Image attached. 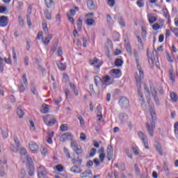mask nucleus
Instances as JSON below:
<instances>
[{
    "label": "nucleus",
    "mask_w": 178,
    "mask_h": 178,
    "mask_svg": "<svg viewBox=\"0 0 178 178\" xmlns=\"http://www.w3.org/2000/svg\"><path fill=\"white\" fill-rule=\"evenodd\" d=\"M110 74L115 79H119L122 76V71L119 69H112L110 71Z\"/></svg>",
    "instance_id": "obj_12"
},
{
    "label": "nucleus",
    "mask_w": 178,
    "mask_h": 178,
    "mask_svg": "<svg viewBox=\"0 0 178 178\" xmlns=\"http://www.w3.org/2000/svg\"><path fill=\"white\" fill-rule=\"evenodd\" d=\"M113 158V152H107L108 161H111Z\"/></svg>",
    "instance_id": "obj_51"
},
{
    "label": "nucleus",
    "mask_w": 178,
    "mask_h": 178,
    "mask_svg": "<svg viewBox=\"0 0 178 178\" xmlns=\"http://www.w3.org/2000/svg\"><path fill=\"white\" fill-rule=\"evenodd\" d=\"M19 92H24L26 88H24V85H23V83H21V85L19 86Z\"/></svg>",
    "instance_id": "obj_60"
},
{
    "label": "nucleus",
    "mask_w": 178,
    "mask_h": 178,
    "mask_svg": "<svg viewBox=\"0 0 178 178\" xmlns=\"http://www.w3.org/2000/svg\"><path fill=\"white\" fill-rule=\"evenodd\" d=\"M92 172L91 170H86L84 172L81 174V177H91Z\"/></svg>",
    "instance_id": "obj_19"
},
{
    "label": "nucleus",
    "mask_w": 178,
    "mask_h": 178,
    "mask_svg": "<svg viewBox=\"0 0 178 178\" xmlns=\"http://www.w3.org/2000/svg\"><path fill=\"white\" fill-rule=\"evenodd\" d=\"M57 66L59 69V70H66V64H63L62 63H60V61H58L57 62Z\"/></svg>",
    "instance_id": "obj_23"
},
{
    "label": "nucleus",
    "mask_w": 178,
    "mask_h": 178,
    "mask_svg": "<svg viewBox=\"0 0 178 178\" xmlns=\"http://www.w3.org/2000/svg\"><path fill=\"white\" fill-rule=\"evenodd\" d=\"M0 27H6L9 24V17L6 16L0 17Z\"/></svg>",
    "instance_id": "obj_13"
},
{
    "label": "nucleus",
    "mask_w": 178,
    "mask_h": 178,
    "mask_svg": "<svg viewBox=\"0 0 178 178\" xmlns=\"http://www.w3.org/2000/svg\"><path fill=\"white\" fill-rule=\"evenodd\" d=\"M139 101L140 102V105L142 106H147V104L145 103V99H144V97H139Z\"/></svg>",
    "instance_id": "obj_50"
},
{
    "label": "nucleus",
    "mask_w": 178,
    "mask_h": 178,
    "mask_svg": "<svg viewBox=\"0 0 178 178\" xmlns=\"http://www.w3.org/2000/svg\"><path fill=\"white\" fill-rule=\"evenodd\" d=\"M66 140H73V135H72V133H65L60 137V141H61V143H65Z\"/></svg>",
    "instance_id": "obj_11"
},
{
    "label": "nucleus",
    "mask_w": 178,
    "mask_h": 178,
    "mask_svg": "<svg viewBox=\"0 0 178 178\" xmlns=\"http://www.w3.org/2000/svg\"><path fill=\"white\" fill-rule=\"evenodd\" d=\"M49 111V108H48V105L44 104L42 105V108L40 110V112L42 113H48Z\"/></svg>",
    "instance_id": "obj_26"
},
{
    "label": "nucleus",
    "mask_w": 178,
    "mask_h": 178,
    "mask_svg": "<svg viewBox=\"0 0 178 178\" xmlns=\"http://www.w3.org/2000/svg\"><path fill=\"white\" fill-rule=\"evenodd\" d=\"M63 151L66 158L67 159H70L72 158V156H70V152H69V149L67 147H64Z\"/></svg>",
    "instance_id": "obj_28"
},
{
    "label": "nucleus",
    "mask_w": 178,
    "mask_h": 178,
    "mask_svg": "<svg viewBox=\"0 0 178 178\" xmlns=\"http://www.w3.org/2000/svg\"><path fill=\"white\" fill-rule=\"evenodd\" d=\"M147 18L149 20V23L150 24H154L156 20H158V17H155L154 14L150 13L147 15Z\"/></svg>",
    "instance_id": "obj_15"
},
{
    "label": "nucleus",
    "mask_w": 178,
    "mask_h": 178,
    "mask_svg": "<svg viewBox=\"0 0 178 178\" xmlns=\"http://www.w3.org/2000/svg\"><path fill=\"white\" fill-rule=\"evenodd\" d=\"M17 115H18V117L22 119V118H23V116H24V112H23V110H22V108H17Z\"/></svg>",
    "instance_id": "obj_29"
},
{
    "label": "nucleus",
    "mask_w": 178,
    "mask_h": 178,
    "mask_svg": "<svg viewBox=\"0 0 178 178\" xmlns=\"http://www.w3.org/2000/svg\"><path fill=\"white\" fill-rule=\"evenodd\" d=\"M87 5H88V8L90 9V10H95V4L94 3V1L88 0L87 1Z\"/></svg>",
    "instance_id": "obj_16"
},
{
    "label": "nucleus",
    "mask_w": 178,
    "mask_h": 178,
    "mask_svg": "<svg viewBox=\"0 0 178 178\" xmlns=\"http://www.w3.org/2000/svg\"><path fill=\"white\" fill-rule=\"evenodd\" d=\"M52 37L51 34L49 35V36L44 39V44H45V45H48L51 42V40H52Z\"/></svg>",
    "instance_id": "obj_34"
},
{
    "label": "nucleus",
    "mask_w": 178,
    "mask_h": 178,
    "mask_svg": "<svg viewBox=\"0 0 178 178\" xmlns=\"http://www.w3.org/2000/svg\"><path fill=\"white\" fill-rule=\"evenodd\" d=\"M95 84L97 87H98V81H101V78H99V76H95Z\"/></svg>",
    "instance_id": "obj_59"
},
{
    "label": "nucleus",
    "mask_w": 178,
    "mask_h": 178,
    "mask_svg": "<svg viewBox=\"0 0 178 178\" xmlns=\"http://www.w3.org/2000/svg\"><path fill=\"white\" fill-rule=\"evenodd\" d=\"M10 149L13 152H17L19 147H17V146L15 147V145H10Z\"/></svg>",
    "instance_id": "obj_48"
},
{
    "label": "nucleus",
    "mask_w": 178,
    "mask_h": 178,
    "mask_svg": "<svg viewBox=\"0 0 178 178\" xmlns=\"http://www.w3.org/2000/svg\"><path fill=\"white\" fill-rule=\"evenodd\" d=\"M44 122L47 126H53L56 123V120L52 116H47L44 118Z\"/></svg>",
    "instance_id": "obj_10"
},
{
    "label": "nucleus",
    "mask_w": 178,
    "mask_h": 178,
    "mask_svg": "<svg viewBox=\"0 0 178 178\" xmlns=\"http://www.w3.org/2000/svg\"><path fill=\"white\" fill-rule=\"evenodd\" d=\"M26 177V170L21 169L19 174V178H25Z\"/></svg>",
    "instance_id": "obj_38"
},
{
    "label": "nucleus",
    "mask_w": 178,
    "mask_h": 178,
    "mask_svg": "<svg viewBox=\"0 0 178 178\" xmlns=\"http://www.w3.org/2000/svg\"><path fill=\"white\" fill-rule=\"evenodd\" d=\"M42 29L44 33H48V25L47 24V23L42 24Z\"/></svg>",
    "instance_id": "obj_63"
},
{
    "label": "nucleus",
    "mask_w": 178,
    "mask_h": 178,
    "mask_svg": "<svg viewBox=\"0 0 178 178\" xmlns=\"http://www.w3.org/2000/svg\"><path fill=\"white\" fill-rule=\"evenodd\" d=\"M0 176H1V177H5V176H6V172L5 168L3 167H1L0 168Z\"/></svg>",
    "instance_id": "obj_43"
},
{
    "label": "nucleus",
    "mask_w": 178,
    "mask_h": 178,
    "mask_svg": "<svg viewBox=\"0 0 178 178\" xmlns=\"http://www.w3.org/2000/svg\"><path fill=\"white\" fill-rule=\"evenodd\" d=\"M13 140L17 147H20V141H19V138H17V136H14Z\"/></svg>",
    "instance_id": "obj_44"
},
{
    "label": "nucleus",
    "mask_w": 178,
    "mask_h": 178,
    "mask_svg": "<svg viewBox=\"0 0 178 178\" xmlns=\"http://www.w3.org/2000/svg\"><path fill=\"white\" fill-rule=\"evenodd\" d=\"M125 48H126V50L128 52V54L129 55H132L133 51L131 50V46L130 45V43L129 42H127L125 43Z\"/></svg>",
    "instance_id": "obj_20"
},
{
    "label": "nucleus",
    "mask_w": 178,
    "mask_h": 178,
    "mask_svg": "<svg viewBox=\"0 0 178 178\" xmlns=\"http://www.w3.org/2000/svg\"><path fill=\"white\" fill-rule=\"evenodd\" d=\"M150 92L152 96L154 98V100L156 104L159 105V98L158 97V92L156 91L155 86H150Z\"/></svg>",
    "instance_id": "obj_6"
},
{
    "label": "nucleus",
    "mask_w": 178,
    "mask_h": 178,
    "mask_svg": "<svg viewBox=\"0 0 178 178\" xmlns=\"http://www.w3.org/2000/svg\"><path fill=\"white\" fill-rule=\"evenodd\" d=\"M60 130L61 131H67V130H68L67 124H61L60 127Z\"/></svg>",
    "instance_id": "obj_42"
},
{
    "label": "nucleus",
    "mask_w": 178,
    "mask_h": 178,
    "mask_svg": "<svg viewBox=\"0 0 178 178\" xmlns=\"http://www.w3.org/2000/svg\"><path fill=\"white\" fill-rule=\"evenodd\" d=\"M13 58L16 62L17 60V56L16 55V51L15 47H13Z\"/></svg>",
    "instance_id": "obj_52"
},
{
    "label": "nucleus",
    "mask_w": 178,
    "mask_h": 178,
    "mask_svg": "<svg viewBox=\"0 0 178 178\" xmlns=\"http://www.w3.org/2000/svg\"><path fill=\"white\" fill-rule=\"evenodd\" d=\"M170 98L173 102H177L178 101V96L177 94L175 92H172L170 93Z\"/></svg>",
    "instance_id": "obj_22"
},
{
    "label": "nucleus",
    "mask_w": 178,
    "mask_h": 178,
    "mask_svg": "<svg viewBox=\"0 0 178 178\" xmlns=\"http://www.w3.org/2000/svg\"><path fill=\"white\" fill-rule=\"evenodd\" d=\"M118 23H119V24H120V26L122 27H125V26H126V22H124V19L122 16L120 17V19L118 20Z\"/></svg>",
    "instance_id": "obj_33"
},
{
    "label": "nucleus",
    "mask_w": 178,
    "mask_h": 178,
    "mask_svg": "<svg viewBox=\"0 0 178 178\" xmlns=\"http://www.w3.org/2000/svg\"><path fill=\"white\" fill-rule=\"evenodd\" d=\"M44 16H45L47 20H51L52 19V17L51 15V13H49V10L44 11Z\"/></svg>",
    "instance_id": "obj_39"
},
{
    "label": "nucleus",
    "mask_w": 178,
    "mask_h": 178,
    "mask_svg": "<svg viewBox=\"0 0 178 178\" xmlns=\"http://www.w3.org/2000/svg\"><path fill=\"white\" fill-rule=\"evenodd\" d=\"M105 153H100L99 158L100 159V162H104V159H105Z\"/></svg>",
    "instance_id": "obj_56"
},
{
    "label": "nucleus",
    "mask_w": 178,
    "mask_h": 178,
    "mask_svg": "<svg viewBox=\"0 0 178 178\" xmlns=\"http://www.w3.org/2000/svg\"><path fill=\"white\" fill-rule=\"evenodd\" d=\"M170 30L172 31V33H174L175 37H178V28L171 27Z\"/></svg>",
    "instance_id": "obj_53"
},
{
    "label": "nucleus",
    "mask_w": 178,
    "mask_h": 178,
    "mask_svg": "<svg viewBox=\"0 0 178 178\" xmlns=\"http://www.w3.org/2000/svg\"><path fill=\"white\" fill-rule=\"evenodd\" d=\"M20 155H21V159L24 161H26V162H29V159H31V157L29 156V154L27 153V150L26 148H22L20 150Z\"/></svg>",
    "instance_id": "obj_9"
},
{
    "label": "nucleus",
    "mask_w": 178,
    "mask_h": 178,
    "mask_svg": "<svg viewBox=\"0 0 178 178\" xmlns=\"http://www.w3.org/2000/svg\"><path fill=\"white\" fill-rule=\"evenodd\" d=\"M0 133L2 134L3 138H8V137H9L8 132H4L3 130H2V128H1V127H0Z\"/></svg>",
    "instance_id": "obj_46"
},
{
    "label": "nucleus",
    "mask_w": 178,
    "mask_h": 178,
    "mask_svg": "<svg viewBox=\"0 0 178 178\" xmlns=\"http://www.w3.org/2000/svg\"><path fill=\"white\" fill-rule=\"evenodd\" d=\"M152 29L154 30V31H156L161 29V26H159V24H154L152 25Z\"/></svg>",
    "instance_id": "obj_54"
},
{
    "label": "nucleus",
    "mask_w": 178,
    "mask_h": 178,
    "mask_svg": "<svg viewBox=\"0 0 178 178\" xmlns=\"http://www.w3.org/2000/svg\"><path fill=\"white\" fill-rule=\"evenodd\" d=\"M83 27V20L81 18L77 19V29L79 31H81V29Z\"/></svg>",
    "instance_id": "obj_25"
},
{
    "label": "nucleus",
    "mask_w": 178,
    "mask_h": 178,
    "mask_svg": "<svg viewBox=\"0 0 178 178\" xmlns=\"http://www.w3.org/2000/svg\"><path fill=\"white\" fill-rule=\"evenodd\" d=\"M137 40L139 48L143 49L144 48V44H143V40H141V38H140V36H137Z\"/></svg>",
    "instance_id": "obj_35"
},
{
    "label": "nucleus",
    "mask_w": 178,
    "mask_h": 178,
    "mask_svg": "<svg viewBox=\"0 0 178 178\" xmlns=\"http://www.w3.org/2000/svg\"><path fill=\"white\" fill-rule=\"evenodd\" d=\"M173 72L174 71L172 67L169 69L170 79L172 80V81H175V76H173Z\"/></svg>",
    "instance_id": "obj_36"
},
{
    "label": "nucleus",
    "mask_w": 178,
    "mask_h": 178,
    "mask_svg": "<svg viewBox=\"0 0 178 178\" xmlns=\"http://www.w3.org/2000/svg\"><path fill=\"white\" fill-rule=\"evenodd\" d=\"M115 66H122L123 65V60L120 59V58H116L115 61Z\"/></svg>",
    "instance_id": "obj_31"
},
{
    "label": "nucleus",
    "mask_w": 178,
    "mask_h": 178,
    "mask_svg": "<svg viewBox=\"0 0 178 178\" xmlns=\"http://www.w3.org/2000/svg\"><path fill=\"white\" fill-rule=\"evenodd\" d=\"M29 146L31 151H32V152H38V149H39L38 145H37V143H35V142H30L29 144Z\"/></svg>",
    "instance_id": "obj_14"
},
{
    "label": "nucleus",
    "mask_w": 178,
    "mask_h": 178,
    "mask_svg": "<svg viewBox=\"0 0 178 178\" xmlns=\"http://www.w3.org/2000/svg\"><path fill=\"white\" fill-rule=\"evenodd\" d=\"M138 136L139 138L143 141L144 147L146 149H149V146L148 145V138H147V135L144 134L143 131H140L138 132Z\"/></svg>",
    "instance_id": "obj_4"
},
{
    "label": "nucleus",
    "mask_w": 178,
    "mask_h": 178,
    "mask_svg": "<svg viewBox=\"0 0 178 178\" xmlns=\"http://www.w3.org/2000/svg\"><path fill=\"white\" fill-rule=\"evenodd\" d=\"M157 90L159 91L160 95H163V87L162 85H159L158 86Z\"/></svg>",
    "instance_id": "obj_47"
},
{
    "label": "nucleus",
    "mask_w": 178,
    "mask_h": 178,
    "mask_svg": "<svg viewBox=\"0 0 178 178\" xmlns=\"http://www.w3.org/2000/svg\"><path fill=\"white\" fill-rule=\"evenodd\" d=\"M31 92L33 94V95H35L36 92H37V88H35V86H32L31 88Z\"/></svg>",
    "instance_id": "obj_61"
},
{
    "label": "nucleus",
    "mask_w": 178,
    "mask_h": 178,
    "mask_svg": "<svg viewBox=\"0 0 178 178\" xmlns=\"http://www.w3.org/2000/svg\"><path fill=\"white\" fill-rule=\"evenodd\" d=\"M156 148L159 155H161L162 156V155H163V151L162 150V146L161 145V144H158L156 146Z\"/></svg>",
    "instance_id": "obj_32"
},
{
    "label": "nucleus",
    "mask_w": 178,
    "mask_h": 178,
    "mask_svg": "<svg viewBox=\"0 0 178 178\" xmlns=\"http://www.w3.org/2000/svg\"><path fill=\"white\" fill-rule=\"evenodd\" d=\"M97 118H102V106H101V104H98V106H97Z\"/></svg>",
    "instance_id": "obj_21"
},
{
    "label": "nucleus",
    "mask_w": 178,
    "mask_h": 178,
    "mask_svg": "<svg viewBox=\"0 0 178 178\" xmlns=\"http://www.w3.org/2000/svg\"><path fill=\"white\" fill-rule=\"evenodd\" d=\"M71 147L74 151H75L76 155H81L83 150L81 149V147L79 146L76 140L73 139L71 140Z\"/></svg>",
    "instance_id": "obj_5"
},
{
    "label": "nucleus",
    "mask_w": 178,
    "mask_h": 178,
    "mask_svg": "<svg viewBox=\"0 0 178 178\" xmlns=\"http://www.w3.org/2000/svg\"><path fill=\"white\" fill-rule=\"evenodd\" d=\"M3 66H5L3 64V58L0 57V73H3Z\"/></svg>",
    "instance_id": "obj_37"
},
{
    "label": "nucleus",
    "mask_w": 178,
    "mask_h": 178,
    "mask_svg": "<svg viewBox=\"0 0 178 178\" xmlns=\"http://www.w3.org/2000/svg\"><path fill=\"white\" fill-rule=\"evenodd\" d=\"M134 56L136 58V63L137 65V69H138V64L140 67H141V65L140 64V60H138V52L137 51V50L136 49H134ZM137 60L138 62V63H137Z\"/></svg>",
    "instance_id": "obj_18"
},
{
    "label": "nucleus",
    "mask_w": 178,
    "mask_h": 178,
    "mask_svg": "<svg viewBox=\"0 0 178 178\" xmlns=\"http://www.w3.org/2000/svg\"><path fill=\"white\" fill-rule=\"evenodd\" d=\"M38 177L39 178H48L47 177V169L43 165H40L38 169Z\"/></svg>",
    "instance_id": "obj_8"
},
{
    "label": "nucleus",
    "mask_w": 178,
    "mask_h": 178,
    "mask_svg": "<svg viewBox=\"0 0 178 178\" xmlns=\"http://www.w3.org/2000/svg\"><path fill=\"white\" fill-rule=\"evenodd\" d=\"M150 116H152L151 124L147 123L146 129L148 134L151 137H154V133L155 130V122H156V113L155 112V107L152 105L149 106Z\"/></svg>",
    "instance_id": "obj_1"
},
{
    "label": "nucleus",
    "mask_w": 178,
    "mask_h": 178,
    "mask_svg": "<svg viewBox=\"0 0 178 178\" xmlns=\"http://www.w3.org/2000/svg\"><path fill=\"white\" fill-rule=\"evenodd\" d=\"M97 154V149L96 148H92L90 152V156H94Z\"/></svg>",
    "instance_id": "obj_55"
},
{
    "label": "nucleus",
    "mask_w": 178,
    "mask_h": 178,
    "mask_svg": "<svg viewBox=\"0 0 178 178\" xmlns=\"http://www.w3.org/2000/svg\"><path fill=\"white\" fill-rule=\"evenodd\" d=\"M136 5H138V6L139 8H144V6L145 5V3H144L143 0H138L136 1Z\"/></svg>",
    "instance_id": "obj_40"
},
{
    "label": "nucleus",
    "mask_w": 178,
    "mask_h": 178,
    "mask_svg": "<svg viewBox=\"0 0 178 178\" xmlns=\"http://www.w3.org/2000/svg\"><path fill=\"white\" fill-rule=\"evenodd\" d=\"M56 169L58 172H63V165H57L56 166Z\"/></svg>",
    "instance_id": "obj_58"
},
{
    "label": "nucleus",
    "mask_w": 178,
    "mask_h": 178,
    "mask_svg": "<svg viewBox=\"0 0 178 178\" xmlns=\"http://www.w3.org/2000/svg\"><path fill=\"white\" fill-rule=\"evenodd\" d=\"M72 162L73 165H76V162H77L78 165H81V163H83V160L78 156L77 159H76L75 158L72 159Z\"/></svg>",
    "instance_id": "obj_24"
},
{
    "label": "nucleus",
    "mask_w": 178,
    "mask_h": 178,
    "mask_svg": "<svg viewBox=\"0 0 178 178\" xmlns=\"http://www.w3.org/2000/svg\"><path fill=\"white\" fill-rule=\"evenodd\" d=\"M138 63V70L139 72V76L136 75L135 76V79L136 80V85L138 87V95L139 98L144 97V95H143V92H141V80L144 79V71H143V68L140 67V65L138 64V60H136Z\"/></svg>",
    "instance_id": "obj_2"
},
{
    "label": "nucleus",
    "mask_w": 178,
    "mask_h": 178,
    "mask_svg": "<svg viewBox=\"0 0 178 178\" xmlns=\"http://www.w3.org/2000/svg\"><path fill=\"white\" fill-rule=\"evenodd\" d=\"M22 80H23V84L25 86V87H27V86H29V83L27 82V76L26 75V74H24L22 76Z\"/></svg>",
    "instance_id": "obj_41"
},
{
    "label": "nucleus",
    "mask_w": 178,
    "mask_h": 178,
    "mask_svg": "<svg viewBox=\"0 0 178 178\" xmlns=\"http://www.w3.org/2000/svg\"><path fill=\"white\" fill-rule=\"evenodd\" d=\"M118 104L122 109H127L130 106V100L124 96L119 99Z\"/></svg>",
    "instance_id": "obj_3"
},
{
    "label": "nucleus",
    "mask_w": 178,
    "mask_h": 178,
    "mask_svg": "<svg viewBox=\"0 0 178 178\" xmlns=\"http://www.w3.org/2000/svg\"><path fill=\"white\" fill-rule=\"evenodd\" d=\"M7 9L8 8L6 6H0V13H5Z\"/></svg>",
    "instance_id": "obj_62"
},
{
    "label": "nucleus",
    "mask_w": 178,
    "mask_h": 178,
    "mask_svg": "<svg viewBox=\"0 0 178 178\" xmlns=\"http://www.w3.org/2000/svg\"><path fill=\"white\" fill-rule=\"evenodd\" d=\"M44 3L48 9L51 8L54 5V1L53 0H44Z\"/></svg>",
    "instance_id": "obj_27"
},
{
    "label": "nucleus",
    "mask_w": 178,
    "mask_h": 178,
    "mask_svg": "<svg viewBox=\"0 0 178 178\" xmlns=\"http://www.w3.org/2000/svg\"><path fill=\"white\" fill-rule=\"evenodd\" d=\"M74 9L70 10V13H68L70 16H74L76 12H79V7H74Z\"/></svg>",
    "instance_id": "obj_30"
},
{
    "label": "nucleus",
    "mask_w": 178,
    "mask_h": 178,
    "mask_svg": "<svg viewBox=\"0 0 178 178\" xmlns=\"http://www.w3.org/2000/svg\"><path fill=\"white\" fill-rule=\"evenodd\" d=\"M95 23V21L92 19H86V24H88V26H92V24H94Z\"/></svg>",
    "instance_id": "obj_45"
},
{
    "label": "nucleus",
    "mask_w": 178,
    "mask_h": 178,
    "mask_svg": "<svg viewBox=\"0 0 178 178\" xmlns=\"http://www.w3.org/2000/svg\"><path fill=\"white\" fill-rule=\"evenodd\" d=\"M119 119L121 120V123H125V122H127L128 117L126 113H120L119 115Z\"/></svg>",
    "instance_id": "obj_17"
},
{
    "label": "nucleus",
    "mask_w": 178,
    "mask_h": 178,
    "mask_svg": "<svg viewBox=\"0 0 178 178\" xmlns=\"http://www.w3.org/2000/svg\"><path fill=\"white\" fill-rule=\"evenodd\" d=\"M115 0H108V5H109V6H115Z\"/></svg>",
    "instance_id": "obj_64"
},
{
    "label": "nucleus",
    "mask_w": 178,
    "mask_h": 178,
    "mask_svg": "<svg viewBox=\"0 0 178 178\" xmlns=\"http://www.w3.org/2000/svg\"><path fill=\"white\" fill-rule=\"evenodd\" d=\"M29 176H34V163L32 159H29L26 162Z\"/></svg>",
    "instance_id": "obj_7"
},
{
    "label": "nucleus",
    "mask_w": 178,
    "mask_h": 178,
    "mask_svg": "<svg viewBox=\"0 0 178 178\" xmlns=\"http://www.w3.org/2000/svg\"><path fill=\"white\" fill-rule=\"evenodd\" d=\"M111 81V76L106 75L103 77V83H109Z\"/></svg>",
    "instance_id": "obj_49"
},
{
    "label": "nucleus",
    "mask_w": 178,
    "mask_h": 178,
    "mask_svg": "<svg viewBox=\"0 0 178 178\" xmlns=\"http://www.w3.org/2000/svg\"><path fill=\"white\" fill-rule=\"evenodd\" d=\"M63 79L65 83H67V81H69V75H67V74H63Z\"/></svg>",
    "instance_id": "obj_57"
}]
</instances>
